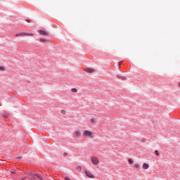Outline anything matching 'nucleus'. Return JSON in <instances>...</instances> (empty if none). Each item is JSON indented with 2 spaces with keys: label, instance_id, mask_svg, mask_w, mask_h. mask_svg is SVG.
Masks as SVG:
<instances>
[{
  "label": "nucleus",
  "instance_id": "obj_1",
  "mask_svg": "<svg viewBox=\"0 0 180 180\" xmlns=\"http://www.w3.org/2000/svg\"><path fill=\"white\" fill-rule=\"evenodd\" d=\"M94 136V133L88 131V130H84L83 131V137H92Z\"/></svg>",
  "mask_w": 180,
  "mask_h": 180
},
{
  "label": "nucleus",
  "instance_id": "obj_9",
  "mask_svg": "<svg viewBox=\"0 0 180 180\" xmlns=\"http://www.w3.org/2000/svg\"><path fill=\"white\" fill-rule=\"evenodd\" d=\"M20 36H25V32H20L15 34V37H19Z\"/></svg>",
  "mask_w": 180,
  "mask_h": 180
},
{
  "label": "nucleus",
  "instance_id": "obj_8",
  "mask_svg": "<svg viewBox=\"0 0 180 180\" xmlns=\"http://www.w3.org/2000/svg\"><path fill=\"white\" fill-rule=\"evenodd\" d=\"M150 167V165H148V164L147 163H143L142 168L143 169H148V168Z\"/></svg>",
  "mask_w": 180,
  "mask_h": 180
},
{
  "label": "nucleus",
  "instance_id": "obj_17",
  "mask_svg": "<svg viewBox=\"0 0 180 180\" xmlns=\"http://www.w3.org/2000/svg\"><path fill=\"white\" fill-rule=\"evenodd\" d=\"M60 113H62V115H65L66 112L64 110H61Z\"/></svg>",
  "mask_w": 180,
  "mask_h": 180
},
{
  "label": "nucleus",
  "instance_id": "obj_7",
  "mask_svg": "<svg viewBox=\"0 0 180 180\" xmlns=\"http://www.w3.org/2000/svg\"><path fill=\"white\" fill-rule=\"evenodd\" d=\"M84 71H86V72H89V73L95 72V70L91 69V68H86V69H84Z\"/></svg>",
  "mask_w": 180,
  "mask_h": 180
},
{
  "label": "nucleus",
  "instance_id": "obj_5",
  "mask_svg": "<svg viewBox=\"0 0 180 180\" xmlns=\"http://www.w3.org/2000/svg\"><path fill=\"white\" fill-rule=\"evenodd\" d=\"M38 32L39 34H41L42 36H49V32L43 30H39Z\"/></svg>",
  "mask_w": 180,
  "mask_h": 180
},
{
  "label": "nucleus",
  "instance_id": "obj_22",
  "mask_svg": "<svg viewBox=\"0 0 180 180\" xmlns=\"http://www.w3.org/2000/svg\"><path fill=\"white\" fill-rule=\"evenodd\" d=\"M120 65H122V62L119 63V67H120Z\"/></svg>",
  "mask_w": 180,
  "mask_h": 180
},
{
  "label": "nucleus",
  "instance_id": "obj_15",
  "mask_svg": "<svg viewBox=\"0 0 180 180\" xmlns=\"http://www.w3.org/2000/svg\"><path fill=\"white\" fill-rule=\"evenodd\" d=\"M128 162H129V164L131 165L133 164L134 161L131 159H128Z\"/></svg>",
  "mask_w": 180,
  "mask_h": 180
},
{
  "label": "nucleus",
  "instance_id": "obj_10",
  "mask_svg": "<svg viewBox=\"0 0 180 180\" xmlns=\"http://www.w3.org/2000/svg\"><path fill=\"white\" fill-rule=\"evenodd\" d=\"M24 36H33V33H26V32H25Z\"/></svg>",
  "mask_w": 180,
  "mask_h": 180
},
{
  "label": "nucleus",
  "instance_id": "obj_13",
  "mask_svg": "<svg viewBox=\"0 0 180 180\" xmlns=\"http://www.w3.org/2000/svg\"><path fill=\"white\" fill-rule=\"evenodd\" d=\"M134 167L135 168H140V165L139 163H135Z\"/></svg>",
  "mask_w": 180,
  "mask_h": 180
},
{
  "label": "nucleus",
  "instance_id": "obj_6",
  "mask_svg": "<svg viewBox=\"0 0 180 180\" xmlns=\"http://www.w3.org/2000/svg\"><path fill=\"white\" fill-rule=\"evenodd\" d=\"M74 136H75L76 137H81L82 136L81 131L76 130L74 133Z\"/></svg>",
  "mask_w": 180,
  "mask_h": 180
},
{
  "label": "nucleus",
  "instance_id": "obj_18",
  "mask_svg": "<svg viewBox=\"0 0 180 180\" xmlns=\"http://www.w3.org/2000/svg\"><path fill=\"white\" fill-rule=\"evenodd\" d=\"M0 71H5V68L0 67Z\"/></svg>",
  "mask_w": 180,
  "mask_h": 180
},
{
  "label": "nucleus",
  "instance_id": "obj_14",
  "mask_svg": "<svg viewBox=\"0 0 180 180\" xmlns=\"http://www.w3.org/2000/svg\"><path fill=\"white\" fill-rule=\"evenodd\" d=\"M91 123H96V119L92 118V119L91 120Z\"/></svg>",
  "mask_w": 180,
  "mask_h": 180
},
{
  "label": "nucleus",
  "instance_id": "obj_23",
  "mask_svg": "<svg viewBox=\"0 0 180 180\" xmlns=\"http://www.w3.org/2000/svg\"><path fill=\"white\" fill-rule=\"evenodd\" d=\"M117 78H119L120 79V78H122V77L117 75Z\"/></svg>",
  "mask_w": 180,
  "mask_h": 180
},
{
  "label": "nucleus",
  "instance_id": "obj_3",
  "mask_svg": "<svg viewBox=\"0 0 180 180\" xmlns=\"http://www.w3.org/2000/svg\"><path fill=\"white\" fill-rule=\"evenodd\" d=\"M85 175H86L88 178H95V176H94L91 172L85 171Z\"/></svg>",
  "mask_w": 180,
  "mask_h": 180
},
{
  "label": "nucleus",
  "instance_id": "obj_2",
  "mask_svg": "<svg viewBox=\"0 0 180 180\" xmlns=\"http://www.w3.org/2000/svg\"><path fill=\"white\" fill-rule=\"evenodd\" d=\"M91 160L94 165H98V164H99V158L97 157L93 156L91 158Z\"/></svg>",
  "mask_w": 180,
  "mask_h": 180
},
{
  "label": "nucleus",
  "instance_id": "obj_16",
  "mask_svg": "<svg viewBox=\"0 0 180 180\" xmlns=\"http://www.w3.org/2000/svg\"><path fill=\"white\" fill-rule=\"evenodd\" d=\"M40 41L41 42V43H44V42H46V41H47L45 39H43V38H41V39H40Z\"/></svg>",
  "mask_w": 180,
  "mask_h": 180
},
{
  "label": "nucleus",
  "instance_id": "obj_12",
  "mask_svg": "<svg viewBox=\"0 0 180 180\" xmlns=\"http://www.w3.org/2000/svg\"><path fill=\"white\" fill-rule=\"evenodd\" d=\"M77 169L79 172L82 171V167L81 166H77Z\"/></svg>",
  "mask_w": 180,
  "mask_h": 180
},
{
  "label": "nucleus",
  "instance_id": "obj_19",
  "mask_svg": "<svg viewBox=\"0 0 180 180\" xmlns=\"http://www.w3.org/2000/svg\"><path fill=\"white\" fill-rule=\"evenodd\" d=\"M155 153L156 155H160V153H158V150H155Z\"/></svg>",
  "mask_w": 180,
  "mask_h": 180
},
{
  "label": "nucleus",
  "instance_id": "obj_4",
  "mask_svg": "<svg viewBox=\"0 0 180 180\" xmlns=\"http://www.w3.org/2000/svg\"><path fill=\"white\" fill-rule=\"evenodd\" d=\"M37 178L39 180H43V178H41V176H40V175H39V174H34L32 176V180H36Z\"/></svg>",
  "mask_w": 180,
  "mask_h": 180
},
{
  "label": "nucleus",
  "instance_id": "obj_11",
  "mask_svg": "<svg viewBox=\"0 0 180 180\" xmlns=\"http://www.w3.org/2000/svg\"><path fill=\"white\" fill-rule=\"evenodd\" d=\"M71 91H72V92H75V93L78 92V89H77L75 88L72 89Z\"/></svg>",
  "mask_w": 180,
  "mask_h": 180
},
{
  "label": "nucleus",
  "instance_id": "obj_20",
  "mask_svg": "<svg viewBox=\"0 0 180 180\" xmlns=\"http://www.w3.org/2000/svg\"><path fill=\"white\" fill-rule=\"evenodd\" d=\"M11 174H16V171H15V170H11Z\"/></svg>",
  "mask_w": 180,
  "mask_h": 180
},
{
  "label": "nucleus",
  "instance_id": "obj_21",
  "mask_svg": "<svg viewBox=\"0 0 180 180\" xmlns=\"http://www.w3.org/2000/svg\"><path fill=\"white\" fill-rule=\"evenodd\" d=\"M121 79H126V77H122Z\"/></svg>",
  "mask_w": 180,
  "mask_h": 180
}]
</instances>
